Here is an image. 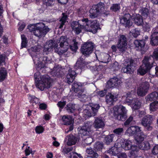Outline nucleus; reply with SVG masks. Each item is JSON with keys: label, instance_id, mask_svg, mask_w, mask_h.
Segmentation results:
<instances>
[{"label": "nucleus", "instance_id": "obj_1", "mask_svg": "<svg viewBox=\"0 0 158 158\" xmlns=\"http://www.w3.org/2000/svg\"><path fill=\"white\" fill-rule=\"evenodd\" d=\"M34 78L37 88L41 91L45 88H48L51 86L52 80L48 75L41 76L39 72H37L34 74Z\"/></svg>", "mask_w": 158, "mask_h": 158}, {"label": "nucleus", "instance_id": "obj_2", "mask_svg": "<svg viewBox=\"0 0 158 158\" xmlns=\"http://www.w3.org/2000/svg\"><path fill=\"white\" fill-rule=\"evenodd\" d=\"M91 124L89 122H87L85 123L84 126L78 128L79 129V133L85 136L83 138L82 141L83 145L84 146L90 145L93 141V139L91 136Z\"/></svg>", "mask_w": 158, "mask_h": 158}, {"label": "nucleus", "instance_id": "obj_3", "mask_svg": "<svg viewBox=\"0 0 158 158\" xmlns=\"http://www.w3.org/2000/svg\"><path fill=\"white\" fill-rule=\"evenodd\" d=\"M79 23L84 24V30L94 34L96 33L99 27V23L96 20H89L87 18H82L80 20Z\"/></svg>", "mask_w": 158, "mask_h": 158}, {"label": "nucleus", "instance_id": "obj_4", "mask_svg": "<svg viewBox=\"0 0 158 158\" xmlns=\"http://www.w3.org/2000/svg\"><path fill=\"white\" fill-rule=\"evenodd\" d=\"M151 58L150 57L145 56L142 61V64L137 70V73L143 76L150 70L153 66H155L154 62H150Z\"/></svg>", "mask_w": 158, "mask_h": 158}, {"label": "nucleus", "instance_id": "obj_5", "mask_svg": "<svg viewBox=\"0 0 158 158\" xmlns=\"http://www.w3.org/2000/svg\"><path fill=\"white\" fill-rule=\"evenodd\" d=\"M36 27L34 29H31V27H29L28 29L30 31H33L34 34L37 37L40 38L44 35L49 31V28L43 23L36 24Z\"/></svg>", "mask_w": 158, "mask_h": 158}, {"label": "nucleus", "instance_id": "obj_6", "mask_svg": "<svg viewBox=\"0 0 158 158\" xmlns=\"http://www.w3.org/2000/svg\"><path fill=\"white\" fill-rule=\"evenodd\" d=\"M114 115L119 120H124L126 118L127 110L125 107L120 105L116 106L113 108Z\"/></svg>", "mask_w": 158, "mask_h": 158}, {"label": "nucleus", "instance_id": "obj_7", "mask_svg": "<svg viewBox=\"0 0 158 158\" xmlns=\"http://www.w3.org/2000/svg\"><path fill=\"white\" fill-rule=\"evenodd\" d=\"M42 54H37L35 56L32 57V59L34 63L36 62V61H38L37 64L38 65V68L40 69H44L46 63L51 62L50 59L47 56L42 57Z\"/></svg>", "mask_w": 158, "mask_h": 158}, {"label": "nucleus", "instance_id": "obj_8", "mask_svg": "<svg viewBox=\"0 0 158 158\" xmlns=\"http://www.w3.org/2000/svg\"><path fill=\"white\" fill-rule=\"evenodd\" d=\"M70 40L65 36H61L60 38V49H58V53L59 55H61L66 52L69 47V42Z\"/></svg>", "mask_w": 158, "mask_h": 158}, {"label": "nucleus", "instance_id": "obj_9", "mask_svg": "<svg viewBox=\"0 0 158 158\" xmlns=\"http://www.w3.org/2000/svg\"><path fill=\"white\" fill-rule=\"evenodd\" d=\"M94 46V43L90 41L85 43L81 46V52L84 56H88L92 53Z\"/></svg>", "mask_w": 158, "mask_h": 158}, {"label": "nucleus", "instance_id": "obj_10", "mask_svg": "<svg viewBox=\"0 0 158 158\" xmlns=\"http://www.w3.org/2000/svg\"><path fill=\"white\" fill-rule=\"evenodd\" d=\"M153 121L152 115L148 114L143 116L141 120V124L147 130H152V127L151 126Z\"/></svg>", "mask_w": 158, "mask_h": 158}, {"label": "nucleus", "instance_id": "obj_11", "mask_svg": "<svg viewBox=\"0 0 158 158\" xmlns=\"http://www.w3.org/2000/svg\"><path fill=\"white\" fill-rule=\"evenodd\" d=\"M149 86V84L147 82L142 83L137 90L138 95L140 96H145L148 92Z\"/></svg>", "mask_w": 158, "mask_h": 158}, {"label": "nucleus", "instance_id": "obj_12", "mask_svg": "<svg viewBox=\"0 0 158 158\" xmlns=\"http://www.w3.org/2000/svg\"><path fill=\"white\" fill-rule=\"evenodd\" d=\"M127 38L124 35H120L118 39V43L117 44V48L120 51L123 52L125 51L127 47Z\"/></svg>", "mask_w": 158, "mask_h": 158}, {"label": "nucleus", "instance_id": "obj_13", "mask_svg": "<svg viewBox=\"0 0 158 158\" xmlns=\"http://www.w3.org/2000/svg\"><path fill=\"white\" fill-rule=\"evenodd\" d=\"M80 20L78 22L74 21L71 24V27L73 30L77 34H79L81 31L82 29H84V24L80 23Z\"/></svg>", "mask_w": 158, "mask_h": 158}, {"label": "nucleus", "instance_id": "obj_14", "mask_svg": "<svg viewBox=\"0 0 158 158\" xmlns=\"http://www.w3.org/2000/svg\"><path fill=\"white\" fill-rule=\"evenodd\" d=\"M121 146L126 150H128L132 149H134L136 146H133L131 142L129 140H125L121 139L120 141Z\"/></svg>", "mask_w": 158, "mask_h": 158}, {"label": "nucleus", "instance_id": "obj_15", "mask_svg": "<svg viewBox=\"0 0 158 158\" xmlns=\"http://www.w3.org/2000/svg\"><path fill=\"white\" fill-rule=\"evenodd\" d=\"M56 43L52 40H50L46 42L44 45L43 49L44 52L48 54V52L52 51V49L56 47Z\"/></svg>", "mask_w": 158, "mask_h": 158}, {"label": "nucleus", "instance_id": "obj_16", "mask_svg": "<svg viewBox=\"0 0 158 158\" xmlns=\"http://www.w3.org/2000/svg\"><path fill=\"white\" fill-rule=\"evenodd\" d=\"M121 82L119 79L117 77H114L107 81L106 87L108 89H110L114 86H118L120 85Z\"/></svg>", "mask_w": 158, "mask_h": 158}, {"label": "nucleus", "instance_id": "obj_17", "mask_svg": "<svg viewBox=\"0 0 158 158\" xmlns=\"http://www.w3.org/2000/svg\"><path fill=\"white\" fill-rule=\"evenodd\" d=\"M134 64V60L132 59H130L127 62V64L125 65V67L122 69V71L127 73H131L132 72V67Z\"/></svg>", "mask_w": 158, "mask_h": 158}, {"label": "nucleus", "instance_id": "obj_18", "mask_svg": "<svg viewBox=\"0 0 158 158\" xmlns=\"http://www.w3.org/2000/svg\"><path fill=\"white\" fill-rule=\"evenodd\" d=\"M131 19V15L129 14H125L120 19V23L126 27H129L131 25V22L130 20Z\"/></svg>", "mask_w": 158, "mask_h": 158}, {"label": "nucleus", "instance_id": "obj_19", "mask_svg": "<svg viewBox=\"0 0 158 158\" xmlns=\"http://www.w3.org/2000/svg\"><path fill=\"white\" fill-rule=\"evenodd\" d=\"M88 64V62H86L85 60V59L82 56L80 57L74 66L75 69H79L80 70L82 69Z\"/></svg>", "mask_w": 158, "mask_h": 158}, {"label": "nucleus", "instance_id": "obj_20", "mask_svg": "<svg viewBox=\"0 0 158 158\" xmlns=\"http://www.w3.org/2000/svg\"><path fill=\"white\" fill-rule=\"evenodd\" d=\"M118 96V94L109 93L106 96V102L108 104L110 105L114 101L117 100Z\"/></svg>", "mask_w": 158, "mask_h": 158}, {"label": "nucleus", "instance_id": "obj_21", "mask_svg": "<svg viewBox=\"0 0 158 158\" xmlns=\"http://www.w3.org/2000/svg\"><path fill=\"white\" fill-rule=\"evenodd\" d=\"M76 75V72L74 70H72L70 69L68 71V73L66 76V81L68 84L72 83Z\"/></svg>", "mask_w": 158, "mask_h": 158}, {"label": "nucleus", "instance_id": "obj_22", "mask_svg": "<svg viewBox=\"0 0 158 158\" xmlns=\"http://www.w3.org/2000/svg\"><path fill=\"white\" fill-rule=\"evenodd\" d=\"M105 124L102 118L96 117L94 123V126L95 128L99 129L102 128L104 127Z\"/></svg>", "mask_w": 158, "mask_h": 158}, {"label": "nucleus", "instance_id": "obj_23", "mask_svg": "<svg viewBox=\"0 0 158 158\" xmlns=\"http://www.w3.org/2000/svg\"><path fill=\"white\" fill-rule=\"evenodd\" d=\"M150 44L152 46L158 45V32L153 31L151 35Z\"/></svg>", "mask_w": 158, "mask_h": 158}, {"label": "nucleus", "instance_id": "obj_24", "mask_svg": "<svg viewBox=\"0 0 158 158\" xmlns=\"http://www.w3.org/2000/svg\"><path fill=\"white\" fill-rule=\"evenodd\" d=\"M67 144L69 146L75 144L77 141V138L72 135H69L66 137Z\"/></svg>", "mask_w": 158, "mask_h": 158}, {"label": "nucleus", "instance_id": "obj_25", "mask_svg": "<svg viewBox=\"0 0 158 158\" xmlns=\"http://www.w3.org/2000/svg\"><path fill=\"white\" fill-rule=\"evenodd\" d=\"M86 152L88 154V157L91 158H98V154L95 152L94 151L92 148L89 147L86 150Z\"/></svg>", "mask_w": 158, "mask_h": 158}, {"label": "nucleus", "instance_id": "obj_26", "mask_svg": "<svg viewBox=\"0 0 158 158\" xmlns=\"http://www.w3.org/2000/svg\"><path fill=\"white\" fill-rule=\"evenodd\" d=\"M72 88L76 94L83 89L81 84L77 82H74L73 83L72 85Z\"/></svg>", "mask_w": 158, "mask_h": 158}, {"label": "nucleus", "instance_id": "obj_27", "mask_svg": "<svg viewBox=\"0 0 158 158\" xmlns=\"http://www.w3.org/2000/svg\"><path fill=\"white\" fill-rule=\"evenodd\" d=\"M135 123L134 120V117L133 115L130 116L124 123V125L126 127H128L134 124Z\"/></svg>", "mask_w": 158, "mask_h": 158}, {"label": "nucleus", "instance_id": "obj_28", "mask_svg": "<svg viewBox=\"0 0 158 158\" xmlns=\"http://www.w3.org/2000/svg\"><path fill=\"white\" fill-rule=\"evenodd\" d=\"M139 148L138 147H135L134 149L132 150L130 152L131 158H143L141 156H138V152Z\"/></svg>", "mask_w": 158, "mask_h": 158}, {"label": "nucleus", "instance_id": "obj_29", "mask_svg": "<svg viewBox=\"0 0 158 158\" xmlns=\"http://www.w3.org/2000/svg\"><path fill=\"white\" fill-rule=\"evenodd\" d=\"M7 71L4 67L0 68V82L4 81L7 76Z\"/></svg>", "mask_w": 158, "mask_h": 158}, {"label": "nucleus", "instance_id": "obj_30", "mask_svg": "<svg viewBox=\"0 0 158 158\" xmlns=\"http://www.w3.org/2000/svg\"><path fill=\"white\" fill-rule=\"evenodd\" d=\"M158 98V92H154L148 95L146 98L147 101H152Z\"/></svg>", "mask_w": 158, "mask_h": 158}, {"label": "nucleus", "instance_id": "obj_31", "mask_svg": "<svg viewBox=\"0 0 158 158\" xmlns=\"http://www.w3.org/2000/svg\"><path fill=\"white\" fill-rule=\"evenodd\" d=\"M135 23L138 26H141L143 24V20L141 15H137L134 18Z\"/></svg>", "mask_w": 158, "mask_h": 158}, {"label": "nucleus", "instance_id": "obj_32", "mask_svg": "<svg viewBox=\"0 0 158 158\" xmlns=\"http://www.w3.org/2000/svg\"><path fill=\"white\" fill-rule=\"evenodd\" d=\"M109 55L106 53H102L99 56L100 61L103 63H107L109 61Z\"/></svg>", "mask_w": 158, "mask_h": 158}, {"label": "nucleus", "instance_id": "obj_33", "mask_svg": "<svg viewBox=\"0 0 158 158\" xmlns=\"http://www.w3.org/2000/svg\"><path fill=\"white\" fill-rule=\"evenodd\" d=\"M131 106L133 109L135 110H138L140 107L141 102L138 99L134 98H133Z\"/></svg>", "mask_w": 158, "mask_h": 158}, {"label": "nucleus", "instance_id": "obj_34", "mask_svg": "<svg viewBox=\"0 0 158 158\" xmlns=\"http://www.w3.org/2000/svg\"><path fill=\"white\" fill-rule=\"evenodd\" d=\"M145 137V135L142 132L138 133L135 137V139L138 143H140L143 141Z\"/></svg>", "mask_w": 158, "mask_h": 158}, {"label": "nucleus", "instance_id": "obj_35", "mask_svg": "<svg viewBox=\"0 0 158 158\" xmlns=\"http://www.w3.org/2000/svg\"><path fill=\"white\" fill-rule=\"evenodd\" d=\"M140 143L139 147H138L139 148V149L147 150L150 148V144L148 142L145 141Z\"/></svg>", "mask_w": 158, "mask_h": 158}, {"label": "nucleus", "instance_id": "obj_36", "mask_svg": "<svg viewBox=\"0 0 158 158\" xmlns=\"http://www.w3.org/2000/svg\"><path fill=\"white\" fill-rule=\"evenodd\" d=\"M62 121L65 125H70L73 123L72 118L69 116H64L62 118Z\"/></svg>", "mask_w": 158, "mask_h": 158}, {"label": "nucleus", "instance_id": "obj_37", "mask_svg": "<svg viewBox=\"0 0 158 158\" xmlns=\"http://www.w3.org/2000/svg\"><path fill=\"white\" fill-rule=\"evenodd\" d=\"M83 112L85 115L89 117L94 116L95 115V114L92 110L91 109H90L89 108V105L87 106L86 108L84 110Z\"/></svg>", "mask_w": 158, "mask_h": 158}, {"label": "nucleus", "instance_id": "obj_38", "mask_svg": "<svg viewBox=\"0 0 158 158\" xmlns=\"http://www.w3.org/2000/svg\"><path fill=\"white\" fill-rule=\"evenodd\" d=\"M139 13L143 18H147L149 14V10L148 9L143 8L141 9L139 11Z\"/></svg>", "mask_w": 158, "mask_h": 158}, {"label": "nucleus", "instance_id": "obj_39", "mask_svg": "<svg viewBox=\"0 0 158 158\" xmlns=\"http://www.w3.org/2000/svg\"><path fill=\"white\" fill-rule=\"evenodd\" d=\"M89 13V16L92 19L96 17L99 14L98 11L93 7L90 10Z\"/></svg>", "mask_w": 158, "mask_h": 158}, {"label": "nucleus", "instance_id": "obj_40", "mask_svg": "<svg viewBox=\"0 0 158 158\" xmlns=\"http://www.w3.org/2000/svg\"><path fill=\"white\" fill-rule=\"evenodd\" d=\"M114 136V134H111L105 137L104 140L106 144L107 145L109 144L110 143L113 141Z\"/></svg>", "mask_w": 158, "mask_h": 158}, {"label": "nucleus", "instance_id": "obj_41", "mask_svg": "<svg viewBox=\"0 0 158 158\" xmlns=\"http://www.w3.org/2000/svg\"><path fill=\"white\" fill-rule=\"evenodd\" d=\"M63 16L60 20V23L58 24L59 28L61 29L66 22L67 16L65 15L64 13H62Z\"/></svg>", "mask_w": 158, "mask_h": 158}, {"label": "nucleus", "instance_id": "obj_42", "mask_svg": "<svg viewBox=\"0 0 158 158\" xmlns=\"http://www.w3.org/2000/svg\"><path fill=\"white\" fill-rule=\"evenodd\" d=\"M93 7L95 9H96L99 14L103 12V10L104 8V6L102 3H98Z\"/></svg>", "mask_w": 158, "mask_h": 158}, {"label": "nucleus", "instance_id": "obj_43", "mask_svg": "<svg viewBox=\"0 0 158 158\" xmlns=\"http://www.w3.org/2000/svg\"><path fill=\"white\" fill-rule=\"evenodd\" d=\"M158 109V102L154 101L150 104V110L151 111H154Z\"/></svg>", "mask_w": 158, "mask_h": 158}, {"label": "nucleus", "instance_id": "obj_44", "mask_svg": "<svg viewBox=\"0 0 158 158\" xmlns=\"http://www.w3.org/2000/svg\"><path fill=\"white\" fill-rule=\"evenodd\" d=\"M52 73L54 74L53 75L58 77L62 76L63 74L62 72L61 71V69L59 68H54Z\"/></svg>", "mask_w": 158, "mask_h": 158}, {"label": "nucleus", "instance_id": "obj_45", "mask_svg": "<svg viewBox=\"0 0 158 158\" xmlns=\"http://www.w3.org/2000/svg\"><path fill=\"white\" fill-rule=\"evenodd\" d=\"M134 43L135 47L137 48L140 47L141 48L143 47L145 45V42L143 40H136L134 41Z\"/></svg>", "mask_w": 158, "mask_h": 158}, {"label": "nucleus", "instance_id": "obj_46", "mask_svg": "<svg viewBox=\"0 0 158 158\" xmlns=\"http://www.w3.org/2000/svg\"><path fill=\"white\" fill-rule=\"evenodd\" d=\"M66 108L67 111L71 113H73L75 110V105L71 103L68 104Z\"/></svg>", "mask_w": 158, "mask_h": 158}, {"label": "nucleus", "instance_id": "obj_47", "mask_svg": "<svg viewBox=\"0 0 158 158\" xmlns=\"http://www.w3.org/2000/svg\"><path fill=\"white\" fill-rule=\"evenodd\" d=\"M118 151L117 147L114 146L110 148L107 151V152L113 155H116L118 154Z\"/></svg>", "mask_w": 158, "mask_h": 158}, {"label": "nucleus", "instance_id": "obj_48", "mask_svg": "<svg viewBox=\"0 0 158 158\" xmlns=\"http://www.w3.org/2000/svg\"><path fill=\"white\" fill-rule=\"evenodd\" d=\"M55 4L54 0H45L44 3V5H45L46 8L47 9L48 7H52Z\"/></svg>", "mask_w": 158, "mask_h": 158}, {"label": "nucleus", "instance_id": "obj_49", "mask_svg": "<svg viewBox=\"0 0 158 158\" xmlns=\"http://www.w3.org/2000/svg\"><path fill=\"white\" fill-rule=\"evenodd\" d=\"M103 147V144L102 142H98L95 144L94 148L96 151H100L102 149Z\"/></svg>", "mask_w": 158, "mask_h": 158}, {"label": "nucleus", "instance_id": "obj_50", "mask_svg": "<svg viewBox=\"0 0 158 158\" xmlns=\"http://www.w3.org/2000/svg\"><path fill=\"white\" fill-rule=\"evenodd\" d=\"M120 9V4L117 3L112 4L110 8V10L114 12H117Z\"/></svg>", "mask_w": 158, "mask_h": 158}, {"label": "nucleus", "instance_id": "obj_51", "mask_svg": "<svg viewBox=\"0 0 158 158\" xmlns=\"http://www.w3.org/2000/svg\"><path fill=\"white\" fill-rule=\"evenodd\" d=\"M100 107L99 105L97 104L93 105L92 106L89 105V108L90 109H91L95 114L98 111V110L99 108Z\"/></svg>", "mask_w": 158, "mask_h": 158}, {"label": "nucleus", "instance_id": "obj_52", "mask_svg": "<svg viewBox=\"0 0 158 158\" xmlns=\"http://www.w3.org/2000/svg\"><path fill=\"white\" fill-rule=\"evenodd\" d=\"M22 39L21 48H25L27 44V41L25 35H21Z\"/></svg>", "mask_w": 158, "mask_h": 158}, {"label": "nucleus", "instance_id": "obj_53", "mask_svg": "<svg viewBox=\"0 0 158 158\" xmlns=\"http://www.w3.org/2000/svg\"><path fill=\"white\" fill-rule=\"evenodd\" d=\"M152 56L153 59L154 61L158 60V48L154 50ZM153 62H154V61Z\"/></svg>", "mask_w": 158, "mask_h": 158}, {"label": "nucleus", "instance_id": "obj_54", "mask_svg": "<svg viewBox=\"0 0 158 158\" xmlns=\"http://www.w3.org/2000/svg\"><path fill=\"white\" fill-rule=\"evenodd\" d=\"M73 46L69 45V48L71 50L75 52L78 49L77 43L75 39H73Z\"/></svg>", "mask_w": 158, "mask_h": 158}, {"label": "nucleus", "instance_id": "obj_55", "mask_svg": "<svg viewBox=\"0 0 158 158\" xmlns=\"http://www.w3.org/2000/svg\"><path fill=\"white\" fill-rule=\"evenodd\" d=\"M131 35L134 37L136 38L139 35V30L136 28H133L130 31Z\"/></svg>", "mask_w": 158, "mask_h": 158}, {"label": "nucleus", "instance_id": "obj_56", "mask_svg": "<svg viewBox=\"0 0 158 158\" xmlns=\"http://www.w3.org/2000/svg\"><path fill=\"white\" fill-rule=\"evenodd\" d=\"M69 157L70 158H82L80 154L73 152H70Z\"/></svg>", "mask_w": 158, "mask_h": 158}, {"label": "nucleus", "instance_id": "obj_57", "mask_svg": "<svg viewBox=\"0 0 158 158\" xmlns=\"http://www.w3.org/2000/svg\"><path fill=\"white\" fill-rule=\"evenodd\" d=\"M123 129L122 128H118L115 129L113 132L115 134L118 135H120L123 132Z\"/></svg>", "mask_w": 158, "mask_h": 158}, {"label": "nucleus", "instance_id": "obj_58", "mask_svg": "<svg viewBox=\"0 0 158 158\" xmlns=\"http://www.w3.org/2000/svg\"><path fill=\"white\" fill-rule=\"evenodd\" d=\"M131 126L128 128L126 131V134L129 136H132L135 135Z\"/></svg>", "mask_w": 158, "mask_h": 158}, {"label": "nucleus", "instance_id": "obj_59", "mask_svg": "<svg viewBox=\"0 0 158 158\" xmlns=\"http://www.w3.org/2000/svg\"><path fill=\"white\" fill-rule=\"evenodd\" d=\"M92 94L89 95L86 92L82 96H81L80 95H79V98H80L84 99V100H86L88 98H90L92 97Z\"/></svg>", "mask_w": 158, "mask_h": 158}, {"label": "nucleus", "instance_id": "obj_60", "mask_svg": "<svg viewBox=\"0 0 158 158\" xmlns=\"http://www.w3.org/2000/svg\"><path fill=\"white\" fill-rule=\"evenodd\" d=\"M135 135L141 131L140 127L138 126H131Z\"/></svg>", "mask_w": 158, "mask_h": 158}, {"label": "nucleus", "instance_id": "obj_61", "mask_svg": "<svg viewBox=\"0 0 158 158\" xmlns=\"http://www.w3.org/2000/svg\"><path fill=\"white\" fill-rule=\"evenodd\" d=\"M35 130L36 133L40 134L43 132L44 129L41 126H38L36 127Z\"/></svg>", "mask_w": 158, "mask_h": 158}, {"label": "nucleus", "instance_id": "obj_62", "mask_svg": "<svg viewBox=\"0 0 158 158\" xmlns=\"http://www.w3.org/2000/svg\"><path fill=\"white\" fill-rule=\"evenodd\" d=\"M31 102L32 103V105L33 106H34L35 105L34 104H35V105H36V104H38L40 103L39 99L35 97L33 98V99L31 101Z\"/></svg>", "mask_w": 158, "mask_h": 158}, {"label": "nucleus", "instance_id": "obj_63", "mask_svg": "<svg viewBox=\"0 0 158 158\" xmlns=\"http://www.w3.org/2000/svg\"><path fill=\"white\" fill-rule=\"evenodd\" d=\"M6 57V56L5 54L0 55V66H1L2 63L5 62Z\"/></svg>", "mask_w": 158, "mask_h": 158}, {"label": "nucleus", "instance_id": "obj_64", "mask_svg": "<svg viewBox=\"0 0 158 158\" xmlns=\"http://www.w3.org/2000/svg\"><path fill=\"white\" fill-rule=\"evenodd\" d=\"M152 152L154 155H157L158 154V145H156L153 147Z\"/></svg>", "mask_w": 158, "mask_h": 158}]
</instances>
